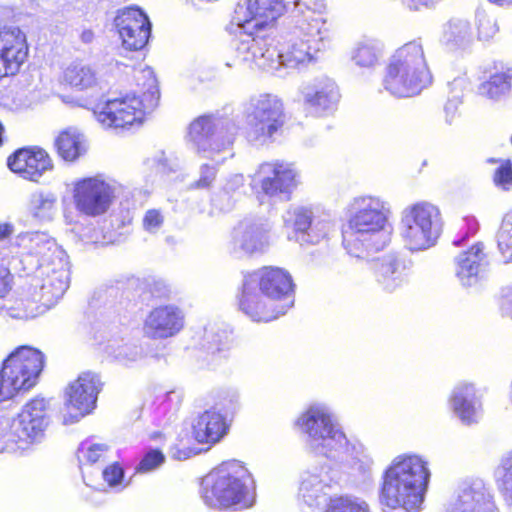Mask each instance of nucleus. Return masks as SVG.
Here are the masks:
<instances>
[{
    "label": "nucleus",
    "mask_w": 512,
    "mask_h": 512,
    "mask_svg": "<svg viewBox=\"0 0 512 512\" xmlns=\"http://www.w3.org/2000/svg\"><path fill=\"white\" fill-rule=\"evenodd\" d=\"M11 289V274L6 268H0V297H4Z\"/></svg>",
    "instance_id": "obj_57"
},
{
    "label": "nucleus",
    "mask_w": 512,
    "mask_h": 512,
    "mask_svg": "<svg viewBox=\"0 0 512 512\" xmlns=\"http://www.w3.org/2000/svg\"><path fill=\"white\" fill-rule=\"evenodd\" d=\"M108 451L109 447L104 443L85 440L78 447L77 458L80 464H94L105 460Z\"/></svg>",
    "instance_id": "obj_44"
},
{
    "label": "nucleus",
    "mask_w": 512,
    "mask_h": 512,
    "mask_svg": "<svg viewBox=\"0 0 512 512\" xmlns=\"http://www.w3.org/2000/svg\"><path fill=\"white\" fill-rule=\"evenodd\" d=\"M440 42L449 51L468 50L474 42L471 23L464 18L453 17L442 26Z\"/></svg>",
    "instance_id": "obj_32"
},
{
    "label": "nucleus",
    "mask_w": 512,
    "mask_h": 512,
    "mask_svg": "<svg viewBox=\"0 0 512 512\" xmlns=\"http://www.w3.org/2000/svg\"><path fill=\"white\" fill-rule=\"evenodd\" d=\"M428 462L417 454L396 456L382 476L380 502L391 509L418 511L430 481Z\"/></svg>",
    "instance_id": "obj_5"
},
{
    "label": "nucleus",
    "mask_w": 512,
    "mask_h": 512,
    "mask_svg": "<svg viewBox=\"0 0 512 512\" xmlns=\"http://www.w3.org/2000/svg\"><path fill=\"white\" fill-rule=\"evenodd\" d=\"M185 314L174 305H160L153 308L143 323V332L150 339L160 340L176 336L184 327Z\"/></svg>",
    "instance_id": "obj_23"
},
{
    "label": "nucleus",
    "mask_w": 512,
    "mask_h": 512,
    "mask_svg": "<svg viewBox=\"0 0 512 512\" xmlns=\"http://www.w3.org/2000/svg\"><path fill=\"white\" fill-rule=\"evenodd\" d=\"M27 209L35 221L50 222L57 212V196L51 191L37 190L30 195Z\"/></svg>",
    "instance_id": "obj_36"
},
{
    "label": "nucleus",
    "mask_w": 512,
    "mask_h": 512,
    "mask_svg": "<svg viewBox=\"0 0 512 512\" xmlns=\"http://www.w3.org/2000/svg\"><path fill=\"white\" fill-rule=\"evenodd\" d=\"M373 274L378 286L392 293L408 282V269L405 261L396 253H388L374 261Z\"/></svg>",
    "instance_id": "obj_29"
},
{
    "label": "nucleus",
    "mask_w": 512,
    "mask_h": 512,
    "mask_svg": "<svg viewBox=\"0 0 512 512\" xmlns=\"http://www.w3.org/2000/svg\"><path fill=\"white\" fill-rule=\"evenodd\" d=\"M48 402L34 398L26 403L13 420L10 433L3 432L0 454L22 456L40 444L49 425Z\"/></svg>",
    "instance_id": "obj_12"
},
{
    "label": "nucleus",
    "mask_w": 512,
    "mask_h": 512,
    "mask_svg": "<svg viewBox=\"0 0 512 512\" xmlns=\"http://www.w3.org/2000/svg\"><path fill=\"white\" fill-rule=\"evenodd\" d=\"M164 217L159 210H148L143 217V228L149 233H156L163 225Z\"/></svg>",
    "instance_id": "obj_51"
},
{
    "label": "nucleus",
    "mask_w": 512,
    "mask_h": 512,
    "mask_svg": "<svg viewBox=\"0 0 512 512\" xmlns=\"http://www.w3.org/2000/svg\"><path fill=\"white\" fill-rule=\"evenodd\" d=\"M246 138L249 142L264 145L272 142L284 124L282 100L273 94L252 96L243 105Z\"/></svg>",
    "instance_id": "obj_15"
},
{
    "label": "nucleus",
    "mask_w": 512,
    "mask_h": 512,
    "mask_svg": "<svg viewBox=\"0 0 512 512\" xmlns=\"http://www.w3.org/2000/svg\"><path fill=\"white\" fill-rule=\"evenodd\" d=\"M171 453L172 457L177 460H185L191 456V450L189 449L180 450L178 448H173Z\"/></svg>",
    "instance_id": "obj_60"
},
{
    "label": "nucleus",
    "mask_w": 512,
    "mask_h": 512,
    "mask_svg": "<svg viewBox=\"0 0 512 512\" xmlns=\"http://www.w3.org/2000/svg\"><path fill=\"white\" fill-rule=\"evenodd\" d=\"M102 387L100 377L84 372L66 389L63 410L64 424H72L91 413L96 406L97 396Z\"/></svg>",
    "instance_id": "obj_18"
},
{
    "label": "nucleus",
    "mask_w": 512,
    "mask_h": 512,
    "mask_svg": "<svg viewBox=\"0 0 512 512\" xmlns=\"http://www.w3.org/2000/svg\"><path fill=\"white\" fill-rule=\"evenodd\" d=\"M64 81L72 88L79 91L104 89L106 84L99 75L96 67L84 63L73 62L69 64L63 73Z\"/></svg>",
    "instance_id": "obj_33"
},
{
    "label": "nucleus",
    "mask_w": 512,
    "mask_h": 512,
    "mask_svg": "<svg viewBox=\"0 0 512 512\" xmlns=\"http://www.w3.org/2000/svg\"><path fill=\"white\" fill-rule=\"evenodd\" d=\"M390 204L378 196L354 197L347 207V223L342 231V245L347 254L368 260L383 250L391 240Z\"/></svg>",
    "instance_id": "obj_2"
},
{
    "label": "nucleus",
    "mask_w": 512,
    "mask_h": 512,
    "mask_svg": "<svg viewBox=\"0 0 512 512\" xmlns=\"http://www.w3.org/2000/svg\"><path fill=\"white\" fill-rule=\"evenodd\" d=\"M322 11L310 9L305 13L292 15L290 29L297 40L285 51L279 52L273 46V38L268 37L259 42L257 48L249 51L253 59H246L245 55L237 59L280 77L288 74V70L311 62L319 52L330 47L333 38L331 27L323 18Z\"/></svg>",
    "instance_id": "obj_1"
},
{
    "label": "nucleus",
    "mask_w": 512,
    "mask_h": 512,
    "mask_svg": "<svg viewBox=\"0 0 512 512\" xmlns=\"http://www.w3.org/2000/svg\"><path fill=\"white\" fill-rule=\"evenodd\" d=\"M16 244L27 254L38 258V267L66 256L54 238L46 232H24L16 237Z\"/></svg>",
    "instance_id": "obj_30"
},
{
    "label": "nucleus",
    "mask_w": 512,
    "mask_h": 512,
    "mask_svg": "<svg viewBox=\"0 0 512 512\" xmlns=\"http://www.w3.org/2000/svg\"><path fill=\"white\" fill-rule=\"evenodd\" d=\"M269 223L263 218H245L233 229L230 250L236 255L263 252L269 244Z\"/></svg>",
    "instance_id": "obj_20"
},
{
    "label": "nucleus",
    "mask_w": 512,
    "mask_h": 512,
    "mask_svg": "<svg viewBox=\"0 0 512 512\" xmlns=\"http://www.w3.org/2000/svg\"><path fill=\"white\" fill-rule=\"evenodd\" d=\"M217 167L209 164H203L199 170V178L195 182V187L200 189L209 188L215 181Z\"/></svg>",
    "instance_id": "obj_52"
},
{
    "label": "nucleus",
    "mask_w": 512,
    "mask_h": 512,
    "mask_svg": "<svg viewBox=\"0 0 512 512\" xmlns=\"http://www.w3.org/2000/svg\"><path fill=\"white\" fill-rule=\"evenodd\" d=\"M245 178L242 174H233L229 176L223 186L226 193H234L244 186Z\"/></svg>",
    "instance_id": "obj_55"
},
{
    "label": "nucleus",
    "mask_w": 512,
    "mask_h": 512,
    "mask_svg": "<svg viewBox=\"0 0 512 512\" xmlns=\"http://www.w3.org/2000/svg\"><path fill=\"white\" fill-rule=\"evenodd\" d=\"M512 90V67L496 68L489 78L479 86V93L492 100H500Z\"/></svg>",
    "instance_id": "obj_35"
},
{
    "label": "nucleus",
    "mask_w": 512,
    "mask_h": 512,
    "mask_svg": "<svg viewBox=\"0 0 512 512\" xmlns=\"http://www.w3.org/2000/svg\"><path fill=\"white\" fill-rule=\"evenodd\" d=\"M331 490V478L323 468L305 470L300 476L298 502L313 511L326 503Z\"/></svg>",
    "instance_id": "obj_24"
},
{
    "label": "nucleus",
    "mask_w": 512,
    "mask_h": 512,
    "mask_svg": "<svg viewBox=\"0 0 512 512\" xmlns=\"http://www.w3.org/2000/svg\"><path fill=\"white\" fill-rule=\"evenodd\" d=\"M313 210L308 206L293 205L290 206L282 215L285 228L292 229L294 237L303 232L310 222L314 219Z\"/></svg>",
    "instance_id": "obj_39"
},
{
    "label": "nucleus",
    "mask_w": 512,
    "mask_h": 512,
    "mask_svg": "<svg viewBox=\"0 0 512 512\" xmlns=\"http://www.w3.org/2000/svg\"><path fill=\"white\" fill-rule=\"evenodd\" d=\"M115 26L127 50H140L148 42L151 23L138 7H126L118 11Z\"/></svg>",
    "instance_id": "obj_22"
},
{
    "label": "nucleus",
    "mask_w": 512,
    "mask_h": 512,
    "mask_svg": "<svg viewBox=\"0 0 512 512\" xmlns=\"http://www.w3.org/2000/svg\"><path fill=\"white\" fill-rule=\"evenodd\" d=\"M80 38H81L82 42H84L86 44L91 43L94 39V33L91 30H84L81 33Z\"/></svg>",
    "instance_id": "obj_61"
},
{
    "label": "nucleus",
    "mask_w": 512,
    "mask_h": 512,
    "mask_svg": "<svg viewBox=\"0 0 512 512\" xmlns=\"http://www.w3.org/2000/svg\"><path fill=\"white\" fill-rule=\"evenodd\" d=\"M222 345V339L219 338L215 344L209 347V349L214 353L215 351H220Z\"/></svg>",
    "instance_id": "obj_63"
},
{
    "label": "nucleus",
    "mask_w": 512,
    "mask_h": 512,
    "mask_svg": "<svg viewBox=\"0 0 512 512\" xmlns=\"http://www.w3.org/2000/svg\"><path fill=\"white\" fill-rule=\"evenodd\" d=\"M490 161L500 163L493 174L494 184L504 191H509L512 188V162L508 159L500 161L492 159Z\"/></svg>",
    "instance_id": "obj_48"
},
{
    "label": "nucleus",
    "mask_w": 512,
    "mask_h": 512,
    "mask_svg": "<svg viewBox=\"0 0 512 512\" xmlns=\"http://www.w3.org/2000/svg\"><path fill=\"white\" fill-rule=\"evenodd\" d=\"M326 512H371L366 501L351 496L330 499Z\"/></svg>",
    "instance_id": "obj_46"
},
{
    "label": "nucleus",
    "mask_w": 512,
    "mask_h": 512,
    "mask_svg": "<svg viewBox=\"0 0 512 512\" xmlns=\"http://www.w3.org/2000/svg\"><path fill=\"white\" fill-rule=\"evenodd\" d=\"M235 126L231 120L215 115H202L194 119L187 133L191 148L201 157L222 163L233 144Z\"/></svg>",
    "instance_id": "obj_14"
},
{
    "label": "nucleus",
    "mask_w": 512,
    "mask_h": 512,
    "mask_svg": "<svg viewBox=\"0 0 512 512\" xmlns=\"http://www.w3.org/2000/svg\"><path fill=\"white\" fill-rule=\"evenodd\" d=\"M59 156L68 162H73L87 151V141L77 130L69 129L62 132L55 141Z\"/></svg>",
    "instance_id": "obj_38"
},
{
    "label": "nucleus",
    "mask_w": 512,
    "mask_h": 512,
    "mask_svg": "<svg viewBox=\"0 0 512 512\" xmlns=\"http://www.w3.org/2000/svg\"><path fill=\"white\" fill-rule=\"evenodd\" d=\"M240 408V394L236 389L227 388L217 392L214 406L211 409H216L227 419L233 417Z\"/></svg>",
    "instance_id": "obj_42"
},
{
    "label": "nucleus",
    "mask_w": 512,
    "mask_h": 512,
    "mask_svg": "<svg viewBox=\"0 0 512 512\" xmlns=\"http://www.w3.org/2000/svg\"><path fill=\"white\" fill-rule=\"evenodd\" d=\"M71 185L76 210L90 217L105 214L117 192V184L101 174L77 179Z\"/></svg>",
    "instance_id": "obj_16"
},
{
    "label": "nucleus",
    "mask_w": 512,
    "mask_h": 512,
    "mask_svg": "<svg viewBox=\"0 0 512 512\" xmlns=\"http://www.w3.org/2000/svg\"><path fill=\"white\" fill-rule=\"evenodd\" d=\"M483 392L475 383L459 381L452 388L448 405L453 415L464 425L477 424L483 415Z\"/></svg>",
    "instance_id": "obj_19"
},
{
    "label": "nucleus",
    "mask_w": 512,
    "mask_h": 512,
    "mask_svg": "<svg viewBox=\"0 0 512 512\" xmlns=\"http://www.w3.org/2000/svg\"><path fill=\"white\" fill-rule=\"evenodd\" d=\"M108 349L110 355L123 365L134 363L143 356L142 348L132 342H113Z\"/></svg>",
    "instance_id": "obj_43"
},
{
    "label": "nucleus",
    "mask_w": 512,
    "mask_h": 512,
    "mask_svg": "<svg viewBox=\"0 0 512 512\" xmlns=\"http://www.w3.org/2000/svg\"><path fill=\"white\" fill-rule=\"evenodd\" d=\"M346 442L339 447L336 454L344 452L348 467H352L362 474L369 473L374 466V459L368 448L362 442L349 439L347 436Z\"/></svg>",
    "instance_id": "obj_37"
},
{
    "label": "nucleus",
    "mask_w": 512,
    "mask_h": 512,
    "mask_svg": "<svg viewBox=\"0 0 512 512\" xmlns=\"http://www.w3.org/2000/svg\"><path fill=\"white\" fill-rule=\"evenodd\" d=\"M493 496L483 481L461 485L446 512H494Z\"/></svg>",
    "instance_id": "obj_26"
},
{
    "label": "nucleus",
    "mask_w": 512,
    "mask_h": 512,
    "mask_svg": "<svg viewBox=\"0 0 512 512\" xmlns=\"http://www.w3.org/2000/svg\"><path fill=\"white\" fill-rule=\"evenodd\" d=\"M102 476L104 481L110 486V487H116L121 484L123 477H124V471L122 467H120L117 464H112L110 466H107L103 472Z\"/></svg>",
    "instance_id": "obj_53"
},
{
    "label": "nucleus",
    "mask_w": 512,
    "mask_h": 512,
    "mask_svg": "<svg viewBox=\"0 0 512 512\" xmlns=\"http://www.w3.org/2000/svg\"><path fill=\"white\" fill-rule=\"evenodd\" d=\"M293 304L294 284L284 269L264 267L245 277L239 305L253 321L275 320Z\"/></svg>",
    "instance_id": "obj_4"
},
{
    "label": "nucleus",
    "mask_w": 512,
    "mask_h": 512,
    "mask_svg": "<svg viewBox=\"0 0 512 512\" xmlns=\"http://www.w3.org/2000/svg\"><path fill=\"white\" fill-rule=\"evenodd\" d=\"M443 231L442 214L438 206L419 201L406 206L400 215L399 236L411 252L434 247Z\"/></svg>",
    "instance_id": "obj_11"
},
{
    "label": "nucleus",
    "mask_w": 512,
    "mask_h": 512,
    "mask_svg": "<svg viewBox=\"0 0 512 512\" xmlns=\"http://www.w3.org/2000/svg\"><path fill=\"white\" fill-rule=\"evenodd\" d=\"M296 426L306 436V445L314 453L334 458L346 442V434L332 408L323 402L310 404L297 418Z\"/></svg>",
    "instance_id": "obj_10"
},
{
    "label": "nucleus",
    "mask_w": 512,
    "mask_h": 512,
    "mask_svg": "<svg viewBox=\"0 0 512 512\" xmlns=\"http://www.w3.org/2000/svg\"><path fill=\"white\" fill-rule=\"evenodd\" d=\"M492 3L498 4V5H512V0H489Z\"/></svg>",
    "instance_id": "obj_64"
},
{
    "label": "nucleus",
    "mask_w": 512,
    "mask_h": 512,
    "mask_svg": "<svg viewBox=\"0 0 512 512\" xmlns=\"http://www.w3.org/2000/svg\"><path fill=\"white\" fill-rule=\"evenodd\" d=\"M489 259L483 243H476L455 258V275L464 287L478 285L486 276Z\"/></svg>",
    "instance_id": "obj_25"
},
{
    "label": "nucleus",
    "mask_w": 512,
    "mask_h": 512,
    "mask_svg": "<svg viewBox=\"0 0 512 512\" xmlns=\"http://www.w3.org/2000/svg\"><path fill=\"white\" fill-rule=\"evenodd\" d=\"M7 164L12 172L30 181H38L53 168L49 155L40 148L19 149L9 156Z\"/></svg>",
    "instance_id": "obj_27"
},
{
    "label": "nucleus",
    "mask_w": 512,
    "mask_h": 512,
    "mask_svg": "<svg viewBox=\"0 0 512 512\" xmlns=\"http://www.w3.org/2000/svg\"><path fill=\"white\" fill-rule=\"evenodd\" d=\"M230 421L216 409L205 410L193 422V437L201 444H216L228 433Z\"/></svg>",
    "instance_id": "obj_31"
},
{
    "label": "nucleus",
    "mask_w": 512,
    "mask_h": 512,
    "mask_svg": "<svg viewBox=\"0 0 512 512\" xmlns=\"http://www.w3.org/2000/svg\"><path fill=\"white\" fill-rule=\"evenodd\" d=\"M44 364V354L34 347L20 346L11 352L0 370V402L33 388Z\"/></svg>",
    "instance_id": "obj_13"
},
{
    "label": "nucleus",
    "mask_w": 512,
    "mask_h": 512,
    "mask_svg": "<svg viewBox=\"0 0 512 512\" xmlns=\"http://www.w3.org/2000/svg\"><path fill=\"white\" fill-rule=\"evenodd\" d=\"M292 7L295 9L294 14L305 13L310 9L324 10L325 1L240 0L227 26L229 33L237 36L234 44L236 58L245 55L246 59H253L249 51L270 37L268 31L275 21Z\"/></svg>",
    "instance_id": "obj_3"
},
{
    "label": "nucleus",
    "mask_w": 512,
    "mask_h": 512,
    "mask_svg": "<svg viewBox=\"0 0 512 512\" xmlns=\"http://www.w3.org/2000/svg\"><path fill=\"white\" fill-rule=\"evenodd\" d=\"M478 39L480 41H489L495 37L499 31L496 20L485 13L477 14Z\"/></svg>",
    "instance_id": "obj_49"
},
{
    "label": "nucleus",
    "mask_w": 512,
    "mask_h": 512,
    "mask_svg": "<svg viewBox=\"0 0 512 512\" xmlns=\"http://www.w3.org/2000/svg\"><path fill=\"white\" fill-rule=\"evenodd\" d=\"M200 494L212 508L246 509L255 502V482L242 463L228 461L202 479Z\"/></svg>",
    "instance_id": "obj_8"
},
{
    "label": "nucleus",
    "mask_w": 512,
    "mask_h": 512,
    "mask_svg": "<svg viewBox=\"0 0 512 512\" xmlns=\"http://www.w3.org/2000/svg\"><path fill=\"white\" fill-rule=\"evenodd\" d=\"M176 402V404H178L180 402V394L175 392V391H170V392H167L165 394V401H174Z\"/></svg>",
    "instance_id": "obj_62"
},
{
    "label": "nucleus",
    "mask_w": 512,
    "mask_h": 512,
    "mask_svg": "<svg viewBox=\"0 0 512 512\" xmlns=\"http://www.w3.org/2000/svg\"><path fill=\"white\" fill-rule=\"evenodd\" d=\"M14 232V227L10 223H0V241L7 239Z\"/></svg>",
    "instance_id": "obj_59"
},
{
    "label": "nucleus",
    "mask_w": 512,
    "mask_h": 512,
    "mask_svg": "<svg viewBox=\"0 0 512 512\" xmlns=\"http://www.w3.org/2000/svg\"><path fill=\"white\" fill-rule=\"evenodd\" d=\"M500 312L503 317L512 319V285L501 291Z\"/></svg>",
    "instance_id": "obj_54"
},
{
    "label": "nucleus",
    "mask_w": 512,
    "mask_h": 512,
    "mask_svg": "<svg viewBox=\"0 0 512 512\" xmlns=\"http://www.w3.org/2000/svg\"><path fill=\"white\" fill-rule=\"evenodd\" d=\"M305 105L318 115L334 112L340 101V92L330 78H320L302 88Z\"/></svg>",
    "instance_id": "obj_28"
},
{
    "label": "nucleus",
    "mask_w": 512,
    "mask_h": 512,
    "mask_svg": "<svg viewBox=\"0 0 512 512\" xmlns=\"http://www.w3.org/2000/svg\"><path fill=\"white\" fill-rule=\"evenodd\" d=\"M432 79L423 41L418 38L394 51L385 68L382 86L394 97L408 98L420 94Z\"/></svg>",
    "instance_id": "obj_7"
},
{
    "label": "nucleus",
    "mask_w": 512,
    "mask_h": 512,
    "mask_svg": "<svg viewBox=\"0 0 512 512\" xmlns=\"http://www.w3.org/2000/svg\"><path fill=\"white\" fill-rule=\"evenodd\" d=\"M41 284L33 286L32 299L21 298L8 309L10 317L27 320L42 314L53 306L65 293L69 286V267L67 255L41 264L38 267Z\"/></svg>",
    "instance_id": "obj_9"
},
{
    "label": "nucleus",
    "mask_w": 512,
    "mask_h": 512,
    "mask_svg": "<svg viewBox=\"0 0 512 512\" xmlns=\"http://www.w3.org/2000/svg\"><path fill=\"white\" fill-rule=\"evenodd\" d=\"M165 461L164 454L157 449L149 450L137 466V471L147 473L161 466Z\"/></svg>",
    "instance_id": "obj_50"
},
{
    "label": "nucleus",
    "mask_w": 512,
    "mask_h": 512,
    "mask_svg": "<svg viewBox=\"0 0 512 512\" xmlns=\"http://www.w3.org/2000/svg\"><path fill=\"white\" fill-rule=\"evenodd\" d=\"M298 184V171L285 162H263L251 175V187L258 198L288 200Z\"/></svg>",
    "instance_id": "obj_17"
},
{
    "label": "nucleus",
    "mask_w": 512,
    "mask_h": 512,
    "mask_svg": "<svg viewBox=\"0 0 512 512\" xmlns=\"http://www.w3.org/2000/svg\"><path fill=\"white\" fill-rule=\"evenodd\" d=\"M382 57L383 44L372 38H365L356 42L351 50V60L361 69H375L380 65Z\"/></svg>",
    "instance_id": "obj_34"
},
{
    "label": "nucleus",
    "mask_w": 512,
    "mask_h": 512,
    "mask_svg": "<svg viewBox=\"0 0 512 512\" xmlns=\"http://www.w3.org/2000/svg\"><path fill=\"white\" fill-rule=\"evenodd\" d=\"M494 476L499 492L506 503L512 506V450L502 456Z\"/></svg>",
    "instance_id": "obj_41"
},
{
    "label": "nucleus",
    "mask_w": 512,
    "mask_h": 512,
    "mask_svg": "<svg viewBox=\"0 0 512 512\" xmlns=\"http://www.w3.org/2000/svg\"><path fill=\"white\" fill-rule=\"evenodd\" d=\"M497 244L504 262H512V211L503 218L497 235Z\"/></svg>",
    "instance_id": "obj_45"
},
{
    "label": "nucleus",
    "mask_w": 512,
    "mask_h": 512,
    "mask_svg": "<svg viewBox=\"0 0 512 512\" xmlns=\"http://www.w3.org/2000/svg\"><path fill=\"white\" fill-rule=\"evenodd\" d=\"M410 10L419 11L434 6L438 0H400Z\"/></svg>",
    "instance_id": "obj_56"
},
{
    "label": "nucleus",
    "mask_w": 512,
    "mask_h": 512,
    "mask_svg": "<svg viewBox=\"0 0 512 512\" xmlns=\"http://www.w3.org/2000/svg\"><path fill=\"white\" fill-rule=\"evenodd\" d=\"M135 79L141 95L135 92L120 94L95 108V118L103 128L124 130L140 125L145 114L157 106L159 90L154 71L145 67L137 71Z\"/></svg>",
    "instance_id": "obj_6"
},
{
    "label": "nucleus",
    "mask_w": 512,
    "mask_h": 512,
    "mask_svg": "<svg viewBox=\"0 0 512 512\" xmlns=\"http://www.w3.org/2000/svg\"><path fill=\"white\" fill-rule=\"evenodd\" d=\"M28 56L25 33L17 26H0V79L15 75Z\"/></svg>",
    "instance_id": "obj_21"
},
{
    "label": "nucleus",
    "mask_w": 512,
    "mask_h": 512,
    "mask_svg": "<svg viewBox=\"0 0 512 512\" xmlns=\"http://www.w3.org/2000/svg\"><path fill=\"white\" fill-rule=\"evenodd\" d=\"M332 227L333 225L328 219L314 217L309 226L306 227L303 232H299L295 236V240L300 243V245L319 244L321 241L327 238Z\"/></svg>",
    "instance_id": "obj_40"
},
{
    "label": "nucleus",
    "mask_w": 512,
    "mask_h": 512,
    "mask_svg": "<svg viewBox=\"0 0 512 512\" xmlns=\"http://www.w3.org/2000/svg\"><path fill=\"white\" fill-rule=\"evenodd\" d=\"M465 85V79L463 77L455 78L452 82L448 83L450 91L454 93V98L449 100L445 107V120L448 124H452L457 115L458 105L460 103L459 93L462 92Z\"/></svg>",
    "instance_id": "obj_47"
},
{
    "label": "nucleus",
    "mask_w": 512,
    "mask_h": 512,
    "mask_svg": "<svg viewBox=\"0 0 512 512\" xmlns=\"http://www.w3.org/2000/svg\"><path fill=\"white\" fill-rule=\"evenodd\" d=\"M170 290L167 284L163 281H155L154 283V293L157 297H165L168 296Z\"/></svg>",
    "instance_id": "obj_58"
}]
</instances>
